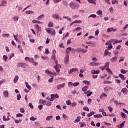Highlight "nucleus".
Segmentation results:
<instances>
[{
	"mask_svg": "<svg viewBox=\"0 0 128 128\" xmlns=\"http://www.w3.org/2000/svg\"><path fill=\"white\" fill-rule=\"evenodd\" d=\"M46 32L51 34V36L56 35V30L54 28H48L46 29Z\"/></svg>",
	"mask_w": 128,
	"mask_h": 128,
	"instance_id": "nucleus-1",
	"label": "nucleus"
},
{
	"mask_svg": "<svg viewBox=\"0 0 128 128\" xmlns=\"http://www.w3.org/2000/svg\"><path fill=\"white\" fill-rule=\"evenodd\" d=\"M40 102L44 104V106H52V102L50 101H46V100H40Z\"/></svg>",
	"mask_w": 128,
	"mask_h": 128,
	"instance_id": "nucleus-2",
	"label": "nucleus"
},
{
	"mask_svg": "<svg viewBox=\"0 0 128 128\" xmlns=\"http://www.w3.org/2000/svg\"><path fill=\"white\" fill-rule=\"evenodd\" d=\"M69 6L72 10H76V8H78V4L74 2H72L70 4H69Z\"/></svg>",
	"mask_w": 128,
	"mask_h": 128,
	"instance_id": "nucleus-3",
	"label": "nucleus"
},
{
	"mask_svg": "<svg viewBox=\"0 0 128 128\" xmlns=\"http://www.w3.org/2000/svg\"><path fill=\"white\" fill-rule=\"evenodd\" d=\"M18 66L24 68L26 66V64L24 62H20L18 64Z\"/></svg>",
	"mask_w": 128,
	"mask_h": 128,
	"instance_id": "nucleus-4",
	"label": "nucleus"
},
{
	"mask_svg": "<svg viewBox=\"0 0 128 128\" xmlns=\"http://www.w3.org/2000/svg\"><path fill=\"white\" fill-rule=\"evenodd\" d=\"M110 54H112V53L110 52H108V50L106 49L104 50V56H110Z\"/></svg>",
	"mask_w": 128,
	"mask_h": 128,
	"instance_id": "nucleus-5",
	"label": "nucleus"
},
{
	"mask_svg": "<svg viewBox=\"0 0 128 128\" xmlns=\"http://www.w3.org/2000/svg\"><path fill=\"white\" fill-rule=\"evenodd\" d=\"M65 86H66L65 83H63L61 84H60L57 86V90H60V88H64Z\"/></svg>",
	"mask_w": 128,
	"mask_h": 128,
	"instance_id": "nucleus-6",
	"label": "nucleus"
},
{
	"mask_svg": "<svg viewBox=\"0 0 128 128\" xmlns=\"http://www.w3.org/2000/svg\"><path fill=\"white\" fill-rule=\"evenodd\" d=\"M52 18L54 20H58V18H60V15L58 14H54L52 15Z\"/></svg>",
	"mask_w": 128,
	"mask_h": 128,
	"instance_id": "nucleus-7",
	"label": "nucleus"
},
{
	"mask_svg": "<svg viewBox=\"0 0 128 128\" xmlns=\"http://www.w3.org/2000/svg\"><path fill=\"white\" fill-rule=\"evenodd\" d=\"M7 2L6 0H3L1 2V4H0V6H6V5Z\"/></svg>",
	"mask_w": 128,
	"mask_h": 128,
	"instance_id": "nucleus-8",
	"label": "nucleus"
},
{
	"mask_svg": "<svg viewBox=\"0 0 128 128\" xmlns=\"http://www.w3.org/2000/svg\"><path fill=\"white\" fill-rule=\"evenodd\" d=\"M116 32V28H111L107 30L108 32Z\"/></svg>",
	"mask_w": 128,
	"mask_h": 128,
	"instance_id": "nucleus-9",
	"label": "nucleus"
},
{
	"mask_svg": "<svg viewBox=\"0 0 128 128\" xmlns=\"http://www.w3.org/2000/svg\"><path fill=\"white\" fill-rule=\"evenodd\" d=\"M121 92L124 94H128V89L126 88H123Z\"/></svg>",
	"mask_w": 128,
	"mask_h": 128,
	"instance_id": "nucleus-10",
	"label": "nucleus"
},
{
	"mask_svg": "<svg viewBox=\"0 0 128 128\" xmlns=\"http://www.w3.org/2000/svg\"><path fill=\"white\" fill-rule=\"evenodd\" d=\"M84 94H87V96H90L92 92H90V90H88L86 92H84Z\"/></svg>",
	"mask_w": 128,
	"mask_h": 128,
	"instance_id": "nucleus-11",
	"label": "nucleus"
},
{
	"mask_svg": "<svg viewBox=\"0 0 128 128\" xmlns=\"http://www.w3.org/2000/svg\"><path fill=\"white\" fill-rule=\"evenodd\" d=\"M91 74H100V70H92L91 71Z\"/></svg>",
	"mask_w": 128,
	"mask_h": 128,
	"instance_id": "nucleus-12",
	"label": "nucleus"
},
{
	"mask_svg": "<svg viewBox=\"0 0 128 128\" xmlns=\"http://www.w3.org/2000/svg\"><path fill=\"white\" fill-rule=\"evenodd\" d=\"M94 116L96 118H102V115L100 114H97L94 115Z\"/></svg>",
	"mask_w": 128,
	"mask_h": 128,
	"instance_id": "nucleus-13",
	"label": "nucleus"
},
{
	"mask_svg": "<svg viewBox=\"0 0 128 128\" xmlns=\"http://www.w3.org/2000/svg\"><path fill=\"white\" fill-rule=\"evenodd\" d=\"M3 94L5 98H8V90L4 92Z\"/></svg>",
	"mask_w": 128,
	"mask_h": 128,
	"instance_id": "nucleus-14",
	"label": "nucleus"
},
{
	"mask_svg": "<svg viewBox=\"0 0 128 128\" xmlns=\"http://www.w3.org/2000/svg\"><path fill=\"white\" fill-rule=\"evenodd\" d=\"M116 60H118V56H116L112 57L111 58V59L110 60L112 62H116Z\"/></svg>",
	"mask_w": 128,
	"mask_h": 128,
	"instance_id": "nucleus-15",
	"label": "nucleus"
},
{
	"mask_svg": "<svg viewBox=\"0 0 128 128\" xmlns=\"http://www.w3.org/2000/svg\"><path fill=\"white\" fill-rule=\"evenodd\" d=\"M36 28L38 30V32H40L42 30V28L38 26V24H36Z\"/></svg>",
	"mask_w": 128,
	"mask_h": 128,
	"instance_id": "nucleus-16",
	"label": "nucleus"
},
{
	"mask_svg": "<svg viewBox=\"0 0 128 128\" xmlns=\"http://www.w3.org/2000/svg\"><path fill=\"white\" fill-rule=\"evenodd\" d=\"M25 84H26V88H28V90H32V86H30V84H28V82H26Z\"/></svg>",
	"mask_w": 128,
	"mask_h": 128,
	"instance_id": "nucleus-17",
	"label": "nucleus"
},
{
	"mask_svg": "<svg viewBox=\"0 0 128 128\" xmlns=\"http://www.w3.org/2000/svg\"><path fill=\"white\" fill-rule=\"evenodd\" d=\"M18 76H15L14 79V84H16V82H18Z\"/></svg>",
	"mask_w": 128,
	"mask_h": 128,
	"instance_id": "nucleus-18",
	"label": "nucleus"
},
{
	"mask_svg": "<svg viewBox=\"0 0 128 128\" xmlns=\"http://www.w3.org/2000/svg\"><path fill=\"white\" fill-rule=\"evenodd\" d=\"M118 76L119 78H122V80H126V78H124V74H119Z\"/></svg>",
	"mask_w": 128,
	"mask_h": 128,
	"instance_id": "nucleus-19",
	"label": "nucleus"
},
{
	"mask_svg": "<svg viewBox=\"0 0 128 128\" xmlns=\"http://www.w3.org/2000/svg\"><path fill=\"white\" fill-rule=\"evenodd\" d=\"M63 18H65L66 20H68V22H72V18L68 17V16H64Z\"/></svg>",
	"mask_w": 128,
	"mask_h": 128,
	"instance_id": "nucleus-20",
	"label": "nucleus"
},
{
	"mask_svg": "<svg viewBox=\"0 0 128 128\" xmlns=\"http://www.w3.org/2000/svg\"><path fill=\"white\" fill-rule=\"evenodd\" d=\"M71 50H72V47L68 48L66 50V54H70V52Z\"/></svg>",
	"mask_w": 128,
	"mask_h": 128,
	"instance_id": "nucleus-21",
	"label": "nucleus"
},
{
	"mask_svg": "<svg viewBox=\"0 0 128 128\" xmlns=\"http://www.w3.org/2000/svg\"><path fill=\"white\" fill-rule=\"evenodd\" d=\"M89 4H96V1L94 0H88Z\"/></svg>",
	"mask_w": 128,
	"mask_h": 128,
	"instance_id": "nucleus-22",
	"label": "nucleus"
},
{
	"mask_svg": "<svg viewBox=\"0 0 128 128\" xmlns=\"http://www.w3.org/2000/svg\"><path fill=\"white\" fill-rule=\"evenodd\" d=\"M82 118L80 116H77L76 119L74 120V122H78Z\"/></svg>",
	"mask_w": 128,
	"mask_h": 128,
	"instance_id": "nucleus-23",
	"label": "nucleus"
},
{
	"mask_svg": "<svg viewBox=\"0 0 128 128\" xmlns=\"http://www.w3.org/2000/svg\"><path fill=\"white\" fill-rule=\"evenodd\" d=\"M12 20L14 22H18V16H14L12 17Z\"/></svg>",
	"mask_w": 128,
	"mask_h": 128,
	"instance_id": "nucleus-24",
	"label": "nucleus"
},
{
	"mask_svg": "<svg viewBox=\"0 0 128 128\" xmlns=\"http://www.w3.org/2000/svg\"><path fill=\"white\" fill-rule=\"evenodd\" d=\"M68 58H70V56L68 55H66L65 57V60H64V62L66 63L68 62L69 59Z\"/></svg>",
	"mask_w": 128,
	"mask_h": 128,
	"instance_id": "nucleus-25",
	"label": "nucleus"
},
{
	"mask_svg": "<svg viewBox=\"0 0 128 128\" xmlns=\"http://www.w3.org/2000/svg\"><path fill=\"white\" fill-rule=\"evenodd\" d=\"M32 24H42V22L38 21V20H34L32 21Z\"/></svg>",
	"mask_w": 128,
	"mask_h": 128,
	"instance_id": "nucleus-26",
	"label": "nucleus"
},
{
	"mask_svg": "<svg viewBox=\"0 0 128 128\" xmlns=\"http://www.w3.org/2000/svg\"><path fill=\"white\" fill-rule=\"evenodd\" d=\"M44 14H42V15L38 17L37 20H40L42 18H44Z\"/></svg>",
	"mask_w": 128,
	"mask_h": 128,
	"instance_id": "nucleus-27",
	"label": "nucleus"
},
{
	"mask_svg": "<svg viewBox=\"0 0 128 128\" xmlns=\"http://www.w3.org/2000/svg\"><path fill=\"white\" fill-rule=\"evenodd\" d=\"M106 72L109 74H112V70H110L109 68H106Z\"/></svg>",
	"mask_w": 128,
	"mask_h": 128,
	"instance_id": "nucleus-28",
	"label": "nucleus"
},
{
	"mask_svg": "<svg viewBox=\"0 0 128 128\" xmlns=\"http://www.w3.org/2000/svg\"><path fill=\"white\" fill-rule=\"evenodd\" d=\"M88 86H85L82 88V92H86V90H88Z\"/></svg>",
	"mask_w": 128,
	"mask_h": 128,
	"instance_id": "nucleus-29",
	"label": "nucleus"
},
{
	"mask_svg": "<svg viewBox=\"0 0 128 128\" xmlns=\"http://www.w3.org/2000/svg\"><path fill=\"white\" fill-rule=\"evenodd\" d=\"M109 66H110V62H106L105 64H104V67L106 68H109Z\"/></svg>",
	"mask_w": 128,
	"mask_h": 128,
	"instance_id": "nucleus-30",
	"label": "nucleus"
},
{
	"mask_svg": "<svg viewBox=\"0 0 128 128\" xmlns=\"http://www.w3.org/2000/svg\"><path fill=\"white\" fill-rule=\"evenodd\" d=\"M94 112H91L87 114V116H88V118H90V116H94Z\"/></svg>",
	"mask_w": 128,
	"mask_h": 128,
	"instance_id": "nucleus-31",
	"label": "nucleus"
},
{
	"mask_svg": "<svg viewBox=\"0 0 128 128\" xmlns=\"http://www.w3.org/2000/svg\"><path fill=\"white\" fill-rule=\"evenodd\" d=\"M41 58H42V60H48V56H41Z\"/></svg>",
	"mask_w": 128,
	"mask_h": 128,
	"instance_id": "nucleus-32",
	"label": "nucleus"
},
{
	"mask_svg": "<svg viewBox=\"0 0 128 128\" xmlns=\"http://www.w3.org/2000/svg\"><path fill=\"white\" fill-rule=\"evenodd\" d=\"M62 4H63L64 6H68V2L66 1V0H63L62 2Z\"/></svg>",
	"mask_w": 128,
	"mask_h": 128,
	"instance_id": "nucleus-33",
	"label": "nucleus"
},
{
	"mask_svg": "<svg viewBox=\"0 0 128 128\" xmlns=\"http://www.w3.org/2000/svg\"><path fill=\"white\" fill-rule=\"evenodd\" d=\"M54 68L56 72H60V69L58 68V66H55Z\"/></svg>",
	"mask_w": 128,
	"mask_h": 128,
	"instance_id": "nucleus-34",
	"label": "nucleus"
},
{
	"mask_svg": "<svg viewBox=\"0 0 128 128\" xmlns=\"http://www.w3.org/2000/svg\"><path fill=\"white\" fill-rule=\"evenodd\" d=\"M48 26L49 28H52V26H54V23L50 22L48 23Z\"/></svg>",
	"mask_w": 128,
	"mask_h": 128,
	"instance_id": "nucleus-35",
	"label": "nucleus"
},
{
	"mask_svg": "<svg viewBox=\"0 0 128 128\" xmlns=\"http://www.w3.org/2000/svg\"><path fill=\"white\" fill-rule=\"evenodd\" d=\"M51 58L53 60H56V54H52V55L51 56Z\"/></svg>",
	"mask_w": 128,
	"mask_h": 128,
	"instance_id": "nucleus-36",
	"label": "nucleus"
},
{
	"mask_svg": "<svg viewBox=\"0 0 128 128\" xmlns=\"http://www.w3.org/2000/svg\"><path fill=\"white\" fill-rule=\"evenodd\" d=\"M28 61H29L30 62H34V59L32 58H29Z\"/></svg>",
	"mask_w": 128,
	"mask_h": 128,
	"instance_id": "nucleus-37",
	"label": "nucleus"
},
{
	"mask_svg": "<svg viewBox=\"0 0 128 128\" xmlns=\"http://www.w3.org/2000/svg\"><path fill=\"white\" fill-rule=\"evenodd\" d=\"M53 118L52 116H48L46 118V120H50L51 118Z\"/></svg>",
	"mask_w": 128,
	"mask_h": 128,
	"instance_id": "nucleus-38",
	"label": "nucleus"
},
{
	"mask_svg": "<svg viewBox=\"0 0 128 128\" xmlns=\"http://www.w3.org/2000/svg\"><path fill=\"white\" fill-rule=\"evenodd\" d=\"M82 82L84 84H88V86L90 84V82L88 80H84Z\"/></svg>",
	"mask_w": 128,
	"mask_h": 128,
	"instance_id": "nucleus-39",
	"label": "nucleus"
},
{
	"mask_svg": "<svg viewBox=\"0 0 128 128\" xmlns=\"http://www.w3.org/2000/svg\"><path fill=\"white\" fill-rule=\"evenodd\" d=\"M74 22L75 24H82V20H75L74 21Z\"/></svg>",
	"mask_w": 128,
	"mask_h": 128,
	"instance_id": "nucleus-40",
	"label": "nucleus"
},
{
	"mask_svg": "<svg viewBox=\"0 0 128 128\" xmlns=\"http://www.w3.org/2000/svg\"><path fill=\"white\" fill-rule=\"evenodd\" d=\"M22 116H23L22 114L20 113H18L16 115V118H22Z\"/></svg>",
	"mask_w": 128,
	"mask_h": 128,
	"instance_id": "nucleus-41",
	"label": "nucleus"
},
{
	"mask_svg": "<svg viewBox=\"0 0 128 128\" xmlns=\"http://www.w3.org/2000/svg\"><path fill=\"white\" fill-rule=\"evenodd\" d=\"M26 14H34V12L32 10H26Z\"/></svg>",
	"mask_w": 128,
	"mask_h": 128,
	"instance_id": "nucleus-42",
	"label": "nucleus"
},
{
	"mask_svg": "<svg viewBox=\"0 0 128 128\" xmlns=\"http://www.w3.org/2000/svg\"><path fill=\"white\" fill-rule=\"evenodd\" d=\"M126 72H128V71H126V70H124V69H122L120 70V72L122 74H126Z\"/></svg>",
	"mask_w": 128,
	"mask_h": 128,
	"instance_id": "nucleus-43",
	"label": "nucleus"
},
{
	"mask_svg": "<svg viewBox=\"0 0 128 128\" xmlns=\"http://www.w3.org/2000/svg\"><path fill=\"white\" fill-rule=\"evenodd\" d=\"M51 96V101L54 102V94H52L50 95Z\"/></svg>",
	"mask_w": 128,
	"mask_h": 128,
	"instance_id": "nucleus-44",
	"label": "nucleus"
},
{
	"mask_svg": "<svg viewBox=\"0 0 128 128\" xmlns=\"http://www.w3.org/2000/svg\"><path fill=\"white\" fill-rule=\"evenodd\" d=\"M66 104H68V106H70L72 104V102H70V100H68L66 102Z\"/></svg>",
	"mask_w": 128,
	"mask_h": 128,
	"instance_id": "nucleus-45",
	"label": "nucleus"
},
{
	"mask_svg": "<svg viewBox=\"0 0 128 128\" xmlns=\"http://www.w3.org/2000/svg\"><path fill=\"white\" fill-rule=\"evenodd\" d=\"M88 18H96V15L94 14H92L88 16Z\"/></svg>",
	"mask_w": 128,
	"mask_h": 128,
	"instance_id": "nucleus-46",
	"label": "nucleus"
},
{
	"mask_svg": "<svg viewBox=\"0 0 128 128\" xmlns=\"http://www.w3.org/2000/svg\"><path fill=\"white\" fill-rule=\"evenodd\" d=\"M62 0H53L54 4H58Z\"/></svg>",
	"mask_w": 128,
	"mask_h": 128,
	"instance_id": "nucleus-47",
	"label": "nucleus"
},
{
	"mask_svg": "<svg viewBox=\"0 0 128 128\" xmlns=\"http://www.w3.org/2000/svg\"><path fill=\"white\" fill-rule=\"evenodd\" d=\"M102 96H108V95H106V93H102L100 96V98H102Z\"/></svg>",
	"mask_w": 128,
	"mask_h": 128,
	"instance_id": "nucleus-48",
	"label": "nucleus"
},
{
	"mask_svg": "<svg viewBox=\"0 0 128 128\" xmlns=\"http://www.w3.org/2000/svg\"><path fill=\"white\" fill-rule=\"evenodd\" d=\"M46 74H52V72L50 71V70H46Z\"/></svg>",
	"mask_w": 128,
	"mask_h": 128,
	"instance_id": "nucleus-49",
	"label": "nucleus"
},
{
	"mask_svg": "<svg viewBox=\"0 0 128 128\" xmlns=\"http://www.w3.org/2000/svg\"><path fill=\"white\" fill-rule=\"evenodd\" d=\"M96 14H98L99 16L102 14V11L100 10H98Z\"/></svg>",
	"mask_w": 128,
	"mask_h": 128,
	"instance_id": "nucleus-50",
	"label": "nucleus"
},
{
	"mask_svg": "<svg viewBox=\"0 0 128 128\" xmlns=\"http://www.w3.org/2000/svg\"><path fill=\"white\" fill-rule=\"evenodd\" d=\"M124 58H125L124 57H120V58L118 61V62H124Z\"/></svg>",
	"mask_w": 128,
	"mask_h": 128,
	"instance_id": "nucleus-51",
	"label": "nucleus"
},
{
	"mask_svg": "<svg viewBox=\"0 0 128 128\" xmlns=\"http://www.w3.org/2000/svg\"><path fill=\"white\" fill-rule=\"evenodd\" d=\"M20 98H22V96H20V94H18L17 95V100H20Z\"/></svg>",
	"mask_w": 128,
	"mask_h": 128,
	"instance_id": "nucleus-52",
	"label": "nucleus"
},
{
	"mask_svg": "<svg viewBox=\"0 0 128 128\" xmlns=\"http://www.w3.org/2000/svg\"><path fill=\"white\" fill-rule=\"evenodd\" d=\"M82 52H83V54H86L88 52V50L86 49H82Z\"/></svg>",
	"mask_w": 128,
	"mask_h": 128,
	"instance_id": "nucleus-53",
	"label": "nucleus"
},
{
	"mask_svg": "<svg viewBox=\"0 0 128 128\" xmlns=\"http://www.w3.org/2000/svg\"><path fill=\"white\" fill-rule=\"evenodd\" d=\"M83 110H86L87 112H90V109L88 108V106H84V108H83Z\"/></svg>",
	"mask_w": 128,
	"mask_h": 128,
	"instance_id": "nucleus-54",
	"label": "nucleus"
},
{
	"mask_svg": "<svg viewBox=\"0 0 128 128\" xmlns=\"http://www.w3.org/2000/svg\"><path fill=\"white\" fill-rule=\"evenodd\" d=\"M36 120V118H34V116H32L30 118V120H32V122H34V120Z\"/></svg>",
	"mask_w": 128,
	"mask_h": 128,
	"instance_id": "nucleus-55",
	"label": "nucleus"
},
{
	"mask_svg": "<svg viewBox=\"0 0 128 128\" xmlns=\"http://www.w3.org/2000/svg\"><path fill=\"white\" fill-rule=\"evenodd\" d=\"M79 84H80V82H78L73 83L74 86H78Z\"/></svg>",
	"mask_w": 128,
	"mask_h": 128,
	"instance_id": "nucleus-56",
	"label": "nucleus"
},
{
	"mask_svg": "<svg viewBox=\"0 0 128 128\" xmlns=\"http://www.w3.org/2000/svg\"><path fill=\"white\" fill-rule=\"evenodd\" d=\"M22 120H14V122L16 124H19V122H22Z\"/></svg>",
	"mask_w": 128,
	"mask_h": 128,
	"instance_id": "nucleus-57",
	"label": "nucleus"
},
{
	"mask_svg": "<svg viewBox=\"0 0 128 128\" xmlns=\"http://www.w3.org/2000/svg\"><path fill=\"white\" fill-rule=\"evenodd\" d=\"M3 60H5V62H6V60H8V57L4 55L3 56Z\"/></svg>",
	"mask_w": 128,
	"mask_h": 128,
	"instance_id": "nucleus-58",
	"label": "nucleus"
},
{
	"mask_svg": "<svg viewBox=\"0 0 128 128\" xmlns=\"http://www.w3.org/2000/svg\"><path fill=\"white\" fill-rule=\"evenodd\" d=\"M54 76H52L51 78H50L48 80V82H52V80H54Z\"/></svg>",
	"mask_w": 128,
	"mask_h": 128,
	"instance_id": "nucleus-59",
	"label": "nucleus"
},
{
	"mask_svg": "<svg viewBox=\"0 0 128 128\" xmlns=\"http://www.w3.org/2000/svg\"><path fill=\"white\" fill-rule=\"evenodd\" d=\"M112 48V44H109L108 46V50H111Z\"/></svg>",
	"mask_w": 128,
	"mask_h": 128,
	"instance_id": "nucleus-60",
	"label": "nucleus"
},
{
	"mask_svg": "<svg viewBox=\"0 0 128 128\" xmlns=\"http://www.w3.org/2000/svg\"><path fill=\"white\" fill-rule=\"evenodd\" d=\"M20 112H22V114H24V112H25L24 108H20Z\"/></svg>",
	"mask_w": 128,
	"mask_h": 128,
	"instance_id": "nucleus-61",
	"label": "nucleus"
},
{
	"mask_svg": "<svg viewBox=\"0 0 128 128\" xmlns=\"http://www.w3.org/2000/svg\"><path fill=\"white\" fill-rule=\"evenodd\" d=\"M82 48H77V49L76 50V52H82Z\"/></svg>",
	"mask_w": 128,
	"mask_h": 128,
	"instance_id": "nucleus-62",
	"label": "nucleus"
},
{
	"mask_svg": "<svg viewBox=\"0 0 128 128\" xmlns=\"http://www.w3.org/2000/svg\"><path fill=\"white\" fill-rule=\"evenodd\" d=\"M108 109L109 112H112V108L110 107V106H108Z\"/></svg>",
	"mask_w": 128,
	"mask_h": 128,
	"instance_id": "nucleus-63",
	"label": "nucleus"
},
{
	"mask_svg": "<svg viewBox=\"0 0 128 128\" xmlns=\"http://www.w3.org/2000/svg\"><path fill=\"white\" fill-rule=\"evenodd\" d=\"M80 128H82L84 126H86V123L84 122H82V123H80Z\"/></svg>",
	"mask_w": 128,
	"mask_h": 128,
	"instance_id": "nucleus-64",
	"label": "nucleus"
}]
</instances>
